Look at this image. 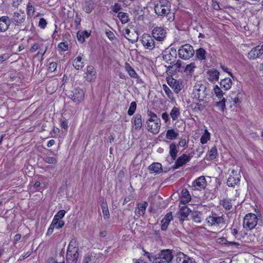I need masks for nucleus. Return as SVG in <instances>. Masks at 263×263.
Listing matches in <instances>:
<instances>
[{"label":"nucleus","instance_id":"11","mask_svg":"<svg viewBox=\"0 0 263 263\" xmlns=\"http://www.w3.org/2000/svg\"><path fill=\"white\" fill-rule=\"evenodd\" d=\"M122 33L125 38L132 43H136L138 40L139 34L137 31L134 30L131 31L129 29L125 28L123 30Z\"/></svg>","mask_w":263,"mask_h":263},{"label":"nucleus","instance_id":"6","mask_svg":"<svg viewBox=\"0 0 263 263\" xmlns=\"http://www.w3.org/2000/svg\"><path fill=\"white\" fill-rule=\"evenodd\" d=\"M162 58L166 63L173 64L176 62L177 51L174 48L166 49L162 52Z\"/></svg>","mask_w":263,"mask_h":263},{"label":"nucleus","instance_id":"24","mask_svg":"<svg viewBox=\"0 0 263 263\" xmlns=\"http://www.w3.org/2000/svg\"><path fill=\"white\" fill-rule=\"evenodd\" d=\"M178 149L177 146L175 143H172L169 146V154L173 161L176 159Z\"/></svg>","mask_w":263,"mask_h":263},{"label":"nucleus","instance_id":"37","mask_svg":"<svg viewBox=\"0 0 263 263\" xmlns=\"http://www.w3.org/2000/svg\"><path fill=\"white\" fill-rule=\"evenodd\" d=\"M117 17L120 20L122 24H126L129 21V15L127 13L120 12L118 13Z\"/></svg>","mask_w":263,"mask_h":263},{"label":"nucleus","instance_id":"58","mask_svg":"<svg viewBox=\"0 0 263 263\" xmlns=\"http://www.w3.org/2000/svg\"><path fill=\"white\" fill-rule=\"evenodd\" d=\"M66 212L64 210H60L54 216L55 217L61 219L64 217Z\"/></svg>","mask_w":263,"mask_h":263},{"label":"nucleus","instance_id":"55","mask_svg":"<svg viewBox=\"0 0 263 263\" xmlns=\"http://www.w3.org/2000/svg\"><path fill=\"white\" fill-rule=\"evenodd\" d=\"M58 47L63 51L68 50V45L66 42H61L58 45Z\"/></svg>","mask_w":263,"mask_h":263},{"label":"nucleus","instance_id":"14","mask_svg":"<svg viewBox=\"0 0 263 263\" xmlns=\"http://www.w3.org/2000/svg\"><path fill=\"white\" fill-rule=\"evenodd\" d=\"M147 129L148 132L153 134H157L161 126V121L156 122H146Z\"/></svg>","mask_w":263,"mask_h":263},{"label":"nucleus","instance_id":"2","mask_svg":"<svg viewBox=\"0 0 263 263\" xmlns=\"http://www.w3.org/2000/svg\"><path fill=\"white\" fill-rule=\"evenodd\" d=\"M145 255L150 261L153 260V263H171L173 259L172 252L168 249L161 251L155 258L147 252H145Z\"/></svg>","mask_w":263,"mask_h":263},{"label":"nucleus","instance_id":"62","mask_svg":"<svg viewBox=\"0 0 263 263\" xmlns=\"http://www.w3.org/2000/svg\"><path fill=\"white\" fill-rule=\"evenodd\" d=\"M220 87L227 90L231 87L232 83H220Z\"/></svg>","mask_w":263,"mask_h":263},{"label":"nucleus","instance_id":"44","mask_svg":"<svg viewBox=\"0 0 263 263\" xmlns=\"http://www.w3.org/2000/svg\"><path fill=\"white\" fill-rule=\"evenodd\" d=\"M174 91L178 93L182 88V83H168Z\"/></svg>","mask_w":263,"mask_h":263},{"label":"nucleus","instance_id":"45","mask_svg":"<svg viewBox=\"0 0 263 263\" xmlns=\"http://www.w3.org/2000/svg\"><path fill=\"white\" fill-rule=\"evenodd\" d=\"M136 108H137V104H136V102H135V101L132 102L130 103L129 109L128 110V112H127L128 115L129 116L133 115L134 114V112H135Z\"/></svg>","mask_w":263,"mask_h":263},{"label":"nucleus","instance_id":"7","mask_svg":"<svg viewBox=\"0 0 263 263\" xmlns=\"http://www.w3.org/2000/svg\"><path fill=\"white\" fill-rule=\"evenodd\" d=\"M207 182L203 176L199 177L192 182V187L194 190L201 191L205 188Z\"/></svg>","mask_w":263,"mask_h":263},{"label":"nucleus","instance_id":"51","mask_svg":"<svg viewBox=\"0 0 263 263\" xmlns=\"http://www.w3.org/2000/svg\"><path fill=\"white\" fill-rule=\"evenodd\" d=\"M222 205L226 210H230L232 208V204L230 201L228 200H223L222 202Z\"/></svg>","mask_w":263,"mask_h":263},{"label":"nucleus","instance_id":"8","mask_svg":"<svg viewBox=\"0 0 263 263\" xmlns=\"http://www.w3.org/2000/svg\"><path fill=\"white\" fill-rule=\"evenodd\" d=\"M141 41L142 45L146 49L152 50L155 46L153 37L148 34H144Z\"/></svg>","mask_w":263,"mask_h":263},{"label":"nucleus","instance_id":"53","mask_svg":"<svg viewBox=\"0 0 263 263\" xmlns=\"http://www.w3.org/2000/svg\"><path fill=\"white\" fill-rule=\"evenodd\" d=\"M122 9L121 6L118 3H116L113 6H111V10L114 12H118V11Z\"/></svg>","mask_w":263,"mask_h":263},{"label":"nucleus","instance_id":"32","mask_svg":"<svg viewBox=\"0 0 263 263\" xmlns=\"http://www.w3.org/2000/svg\"><path fill=\"white\" fill-rule=\"evenodd\" d=\"M215 102V106L218 109L223 111L226 108V100L224 98H222V100H217L216 98L214 99Z\"/></svg>","mask_w":263,"mask_h":263},{"label":"nucleus","instance_id":"48","mask_svg":"<svg viewBox=\"0 0 263 263\" xmlns=\"http://www.w3.org/2000/svg\"><path fill=\"white\" fill-rule=\"evenodd\" d=\"M196 67L195 63H191L190 64H188L186 66L185 71L187 73H191L192 71H193L194 68Z\"/></svg>","mask_w":263,"mask_h":263},{"label":"nucleus","instance_id":"26","mask_svg":"<svg viewBox=\"0 0 263 263\" xmlns=\"http://www.w3.org/2000/svg\"><path fill=\"white\" fill-rule=\"evenodd\" d=\"M208 78L210 81H217L219 79V72L216 70H210L207 72Z\"/></svg>","mask_w":263,"mask_h":263},{"label":"nucleus","instance_id":"52","mask_svg":"<svg viewBox=\"0 0 263 263\" xmlns=\"http://www.w3.org/2000/svg\"><path fill=\"white\" fill-rule=\"evenodd\" d=\"M47 23L46 20L42 17L40 19L38 26L42 29H45L47 26Z\"/></svg>","mask_w":263,"mask_h":263},{"label":"nucleus","instance_id":"57","mask_svg":"<svg viewBox=\"0 0 263 263\" xmlns=\"http://www.w3.org/2000/svg\"><path fill=\"white\" fill-rule=\"evenodd\" d=\"M52 83H48V85L46 87V90L47 92H48L50 94L53 93L55 90V88L54 87H52Z\"/></svg>","mask_w":263,"mask_h":263},{"label":"nucleus","instance_id":"34","mask_svg":"<svg viewBox=\"0 0 263 263\" xmlns=\"http://www.w3.org/2000/svg\"><path fill=\"white\" fill-rule=\"evenodd\" d=\"M150 171L156 174H159L162 172V165L160 163H153L149 166Z\"/></svg>","mask_w":263,"mask_h":263},{"label":"nucleus","instance_id":"47","mask_svg":"<svg viewBox=\"0 0 263 263\" xmlns=\"http://www.w3.org/2000/svg\"><path fill=\"white\" fill-rule=\"evenodd\" d=\"M35 11V9L33 5L30 3H28L27 5V13L28 15H32L34 13Z\"/></svg>","mask_w":263,"mask_h":263},{"label":"nucleus","instance_id":"33","mask_svg":"<svg viewBox=\"0 0 263 263\" xmlns=\"http://www.w3.org/2000/svg\"><path fill=\"white\" fill-rule=\"evenodd\" d=\"M217 149L216 146H213L211 148L209 152V154L206 156L207 160H213L215 159L217 156Z\"/></svg>","mask_w":263,"mask_h":263},{"label":"nucleus","instance_id":"36","mask_svg":"<svg viewBox=\"0 0 263 263\" xmlns=\"http://www.w3.org/2000/svg\"><path fill=\"white\" fill-rule=\"evenodd\" d=\"M48 263H65L63 254L60 253L55 258H50L48 260Z\"/></svg>","mask_w":263,"mask_h":263},{"label":"nucleus","instance_id":"19","mask_svg":"<svg viewBox=\"0 0 263 263\" xmlns=\"http://www.w3.org/2000/svg\"><path fill=\"white\" fill-rule=\"evenodd\" d=\"M26 18V14L24 11H19L18 12H15L12 17V21L15 22L16 24H22L23 23Z\"/></svg>","mask_w":263,"mask_h":263},{"label":"nucleus","instance_id":"30","mask_svg":"<svg viewBox=\"0 0 263 263\" xmlns=\"http://www.w3.org/2000/svg\"><path fill=\"white\" fill-rule=\"evenodd\" d=\"M196 57L199 61L205 60L206 59V51L203 48H199L196 50Z\"/></svg>","mask_w":263,"mask_h":263},{"label":"nucleus","instance_id":"20","mask_svg":"<svg viewBox=\"0 0 263 263\" xmlns=\"http://www.w3.org/2000/svg\"><path fill=\"white\" fill-rule=\"evenodd\" d=\"M148 203L146 201H142L137 204L135 210V214L138 217L143 216L145 212V210L147 206Z\"/></svg>","mask_w":263,"mask_h":263},{"label":"nucleus","instance_id":"49","mask_svg":"<svg viewBox=\"0 0 263 263\" xmlns=\"http://www.w3.org/2000/svg\"><path fill=\"white\" fill-rule=\"evenodd\" d=\"M74 22V24L76 25V26H75L76 29H79V26L81 24V18L80 15L78 13H77L76 14Z\"/></svg>","mask_w":263,"mask_h":263},{"label":"nucleus","instance_id":"22","mask_svg":"<svg viewBox=\"0 0 263 263\" xmlns=\"http://www.w3.org/2000/svg\"><path fill=\"white\" fill-rule=\"evenodd\" d=\"M173 219L172 213H167L165 217L162 219L161 222V230L165 231L166 230L170 222Z\"/></svg>","mask_w":263,"mask_h":263},{"label":"nucleus","instance_id":"10","mask_svg":"<svg viewBox=\"0 0 263 263\" xmlns=\"http://www.w3.org/2000/svg\"><path fill=\"white\" fill-rule=\"evenodd\" d=\"M191 160V157L189 155L183 154L176 159L173 168L178 169L190 162Z\"/></svg>","mask_w":263,"mask_h":263},{"label":"nucleus","instance_id":"63","mask_svg":"<svg viewBox=\"0 0 263 263\" xmlns=\"http://www.w3.org/2000/svg\"><path fill=\"white\" fill-rule=\"evenodd\" d=\"M106 34L107 36L108 37V39L110 41H114L115 39V35L112 31H106Z\"/></svg>","mask_w":263,"mask_h":263},{"label":"nucleus","instance_id":"27","mask_svg":"<svg viewBox=\"0 0 263 263\" xmlns=\"http://www.w3.org/2000/svg\"><path fill=\"white\" fill-rule=\"evenodd\" d=\"M191 199V197L189 191L185 189H183L181 192V202L183 204H185L189 202Z\"/></svg>","mask_w":263,"mask_h":263},{"label":"nucleus","instance_id":"42","mask_svg":"<svg viewBox=\"0 0 263 263\" xmlns=\"http://www.w3.org/2000/svg\"><path fill=\"white\" fill-rule=\"evenodd\" d=\"M147 115L148 119L147 120L146 122H156L161 121L160 119L158 118L156 114L151 111H148Z\"/></svg>","mask_w":263,"mask_h":263},{"label":"nucleus","instance_id":"50","mask_svg":"<svg viewBox=\"0 0 263 263\" xmlns=\"http://www.w3.org/2000/svg\"><path fill=\"white\" fill-rule=\"evenodd\" d=\"M181 66V62L180 61L178 60L176 62H174L173 64H170L168 66L172 68H174L175 71L177 70Z\"/></svg>","mask_w":263,"mask_h":263},{"label":"nucleus","instance_id":"23","mask_svg":"<svg viewBox=\"0 0 263 263\" xmlns=\"http://www.w3.org/2000/svg\"><path fill=\"white\" fill-rule=\"evenodd\" d=\"M78 244L76 238H72L68 246L67 252H73L74 253H78Z\"/></svg>","mask_w":263,"mask_h":263},{"label":"nucleus","instance_id":"38","mask_svg":"<svg viewBox=\"0 0 263 263\" xmlns=\"http://www.w3.org/2000/svg\"><path fill=\"white\" fill-rule=\"evenodd\" d=\"M199 102L195 103L194 102L192 103L190 105L191 108L194 111H198L203 110L204 108V106L203 105L201 102L202 101V100L200 99V100H198Z\"/></svg>","mask_w":263,"mask_h":263},{"label":"nucleus","instance_id":"54","mask_svg":"<svg viewBox=\"0 0 263 263\" xmlns=\"http://www.w3.org/2000/svg\"><path fill=\"white\" fill-rule=\"evenodd\" d=\"M78 40L81 43L85 41V37L83 35V33L81 31H79L77 34Z\"/></svg>","mask_w":263,"mask_h":263},{"label":"nucleus","instance_id":"21","mask_svg":"<svg viewBox=\"0 0 263 263\" xmlns=\"http://www.w3.org/2000/svg\"><path fill=\"white\" fill-rule=\"evenodd\" d=\"M83 56V55L80 53L72 61L73 66L77 70L81 69L84 66V63L82 61Z\"/></svg>","mask_w":263,"mask_h":263},{"label":"nucleus","instance_id":"61","mask_svg":"<svg viewBox=\"0 0 263 263\" xmlns=\"http://www.w3.org/2000/svg\"><path fill=\"white\" fill-rule=\"evenodd\" d=\"M87 71L91 76H94L96 73L95 68L92 66H89L87 67Z\"/></svg>","mask_w":263,"mask_h":263},{"label":"nucleus","instance_id":"41","mask_svg":"<svg viewBox=\"0 0 263 263\" xmlns=\"http://www.w3.org/2000/svg\"><path fill=\"white\" fill-rule=\"evenodd\" d=\"M125 69L128 73L129 75L133 78L137 77V74L135 70L131 67L130 64L128 63H125Z\"/></svg>","mask_w":263,"mask_h":263},{"label":"nucleus","instance_id":"18","mask_svg":"<svg viewBox=\"0 0 263 263\" xmlns=\"http://www.w3.org/2000/svg\"><path fill=\"white\" fill-rule=\"evenodd\" d=\"M176 261L177 263H194L195 259L182 252H179L177 254Z\"/></svg>","mask_w":263,"mask_h":263},{"label":"nucleus","instance_id":"17","mask_svg":"<svg viewBox=\"0 0 263 263\" xmlns=\"http://www.w3.org/2000/svg\"><path fill=\"white\" fill-rule=\"evenodd\" d=\"M11 24V20L7 16L0 17V32L6 31Z\"/></svg>","mask_w":263,"mask_h":263},{"label":"nucleus","instance_id":"29","mask_svg":"<svg viewBox=\"0 0 263 263\" xmlns=\"http://www.w3.org/2000/svg\"><path fill=\"white\" fill-rule=\"evenodd\" d=\"M79 256L78 253H74L73 252H67L66 259L67 263H77L78 257Z\"/></svg>","mask_w":263,"mask_h":263},{"label":"nucleus","instance_id":"9","mask_svg":"<svg viewBox=\"0 0 263 263\" xmlns=\"http://www.w3.org/2000/svg\"><path fill=\"white\" fill-rule=\"evenodd\" d=\"M240 173H237V171L233 170L228 179L227 185L229 186H234L240 182Z\"/></svg>","mask_w":263,"mask_h":263},{"label":"nucleus","instance_id":"31","mask_svg":"<svg viewBox=\"0 0 263 263\" xmlns=\"http://www.w3.org/2000/svg\"><path fill=\"white\" fill-rule=\"evenodd\" d=\"M180 110L178 107H174L171 110L170 116L173 121H175L178 119L180 116Z\"/></svg>","mask_w":263,"mask_h":263},{"label":"nucleus","instance_id":"28","mask_svg":"<svg viewBox=\"0 0 263 263\" xmlns=\"http://www.w3.org/2000/svg\"><path fill=\"white\" fill-rule=\"evenodd\" d=\"M179 136L178 130L174 129H168L166 132V138L168 140H175Z\"/></svg>","mask_w":263,"mask_h":263},{"label":"nucleus","instance_id":"39","mask_svg":"<svg viewBox=\"0 0 263 263\" xmlns=\"http://www.w3.org/2000/svg\"><path fill=\"white\" fill-rule=\"evenodd\" d=\"M210 133L209 132L207 129H205L204 130V133L200 138V143L202 144L206 143L210 140Z\"/></svg>","mask_w":263,"mask_h":263},{"label":"nucleus","instance_id":"59","mask_svg":"<svg viewBox=\"0 0 263 263\" xmlns=\"http://www.w3.org/2000/svg\"><path fill=\"white\" fill-rule=\"evenodd\" d=\"M57 67V64L55 62H51L49 64L48 69L51 72L54 71Z\"/></svg>","mask_w":263,"mask_h":263},{"label":"nucleus","instance_id":"16","mask_svg":"<svg viewBox=\"0 0 263 263\" xmlns=\"http://www.w3.org/2000/svg\"><path fill=\"white\" fill-rule=\"evenodd\" d=\"M205 89V87L203 85L199 83H196L194 86L193 90V95L194 98H196L197 100H200L201 97V92L203 93Z\"/></svg>","mask_w":263,"mask_h":263},{"label":"nucleus","instance_id":"15","mask_svg":"<svg viewBox=\"0 0 263 263\" xmlns=\"http://www.w3.org/2000/svg\"><path fill=\"white\" fill-rule=\"evenodd\" d=\"M72 93L71 99L76 103L78 104L83 100L84 93L82 89L75 88L72 91Z\"/></svg>","mask_w":263,"mask_h":263},{"label":"nucleus","instance_id":"5","mask_svg":"<svg viewBox=\"0 0 263 263\" xmlns=\"http://www.w3.org/2000/svg\"><path fill=\"white\" fill-rule=\"evenodd\" d=\"M178 52L180 58L183 60H188L194 55L195 51L193 46L186 44L181 46Z\"/></svg>","mask_w":263,"mask_h":263},{"label":"nucleus","instance_id":"25","mask_svg":"<svg viewBox=\"0 0 263 263\" xmlns=\"http://www.w3.org/2000/svg\"><path fill=\"white\" fill-rule=\"evenodd\" d=\"M134 128L136 131H139L142 127V118L140 114H137L134 118Z\"/></svg>","mask_w":263,"mask_h":263},{"label":"nucleus","instance_id":"35","mask_svg":"<svg viewBox=\"0 0 263 263\" xmlns=\"http://www.w3.org/2000/svg\"><path fill=\"white\" fill-rule=\"evenodd\" d=\"M190 212L191 210L187 206H184L182 207L179 211V215L181 219L182 220H184Z\"/></svg>","mask_w":263,"mask_h":263},{"label":"nucleus","instance_id":"4","mask_svg":"<svg viewBox=\"0 0 263 263\" xmlns=\"http://www.w3.org/2000/svg\"><path fill=\"white\" fill-rule=\"evenodd\" d=\"M258 219L257 216L253 213H248L243 218V227L247 230H252L257 225Z\"/></svg>","mask_w":263,"mask_h":263},{"label":"nucleus","instance_id":"56","mask_svg":"<svg viewBox=\"0 0 263 263\" xmlns=\"http://www.w3.org/2000/svg\"><path fill=\"white\" fill-rule=\"evenodd\" d=\"M163 88L166 94L168 96V97L171 98L172 96V91L170 89V88L167 86V85L165 84L163 85Z\"/></svg>","mask_w":263,"mask_h":263},{"label":"nucleus","instance_id":"12","mask_svg":"<svg viewBox=\"0 0 263 263\" xmlns=\"http://www.w3.org/2000/svg\"><path fill=\"white\" fill-rule=\"evenodd\" d=\"M153 37L158 41H162L166 36V31L162 27H157L152 31Z\"/></svg>","mask_w":263,"mask_h":263},{"label":"nucleus","instance_id":"64","mask_svg":"<svg viewBox=\"0 0 263 263\" xmlns=\"http://www.w3.org/2000/svg\"><path fill=\"white\" fill-rule=\"evenodd\" d=\"M161 117L165 123H167L170 121L168 115L166 112L162 113Z\"/></svg>","mask_w":263,"mask_h":263},{"label":"nucleus","instance_id":"1","mask_svg":"<svg viewBox=\"0 0 263 263\" xmlns=\"http://www.w3.org/2000/svg\"><path fill=\"white\" fill-rule=\"evenodd\" d=\"M155 12L160 16H165L172 15L171 13V5L166 0H160L158 3L155 5ZM174 19V13L172 16H170L168 20L172 22Z\"/></svg>","mask_w":263,"mask_h":263},{"label":"nucleus","instance_id":"3","mask_svg":"<svg viewBox=\"0 0 263 263\" xmlns=\"http://www.w3.org/2000/svg\"><path fill=\"white\" fill-rule=\"evenodd\" d=\"M206 222L208 226L220 228L225 224L224 216L222 214L212 212L206 218Z\"/></svg>","mask_w":263,"mask_h":263},{"label":"nucleus","instance_id":"60","mask_svg":"<svg viewBox=\"0 0 263 263\" xmlns=\"http://www.w3.org/2000/svg\"><path fill=\"white\" fill-rule=\"evenodd\" d=\"M92 257L91 254H87L83 259V263H89L92 259Z\"/></svg>","mask_w":263,"mask_h":263},{"label":"nucleus","instance_id":"43","mask_svg":"<svg viewBox=\"0 0 263 263\" xmlns=\"http://www.w3.org/2000/svg\"><path fill=\"white\" fill-rule=\"evenodd\" d=\"M102 209V213L103 215V218L105 219H108L109 218V210L106 203H103L101 205Z\"/></svg>","mask_w":263,"mask_h":263},{"label":"nucleus","instance_id":"46","mask_svg":"<svg viewBox=\"0 0 263 263\" xmlns=\"http://www.w3.org/2000/svg\"><path fill=\"white\" fill-rule=\"evenodd\" d=\"M44 161L50 164H55L58 162L57 158L54 157H47L44 158Z\"/></svg>","mask_w":263,"mask_h":263},{"label":"nucleus","instance_id":"40","mask_svg":"<svg viewBox=\"0 0 263 263\" xmlns=\"http://www.w3.org/2000/svg\"><path fill=\"white\" fill-rule=\"evenodd\" d=\"M214 92L215 95L217 100H222L223 93L221 89V88L216 85L214 88Z\"/></svg>","mask_w":263,"mask_h":263},{"label":"nucleus","instance_id":"13","mask_svg":"<svg viewBox=\"0 0 263 263\" xmlns=\"http://www.w3.org/2000/svg\"><path fill=\"white\" fill-rule=\"evenodd\" d=\"M263 54V45L253 48L248 53V58L250 60H255Z\"/></svg>","mask_w":263,"mask_h":263}]
</instances>
